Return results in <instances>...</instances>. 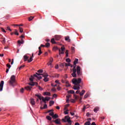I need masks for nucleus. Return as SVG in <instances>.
<instances>
[{
    "label": "nucleus",
    "mask_w": 125,
    "mask_h": 125,
    "mask_svg": "<svg viewBox=\"0 0 125 125\" xmlns=\"http://www.w3.org/2000/svg\"><path fill=\"white\" fill-rule=\"evenodd\" d=\"M78 59L77 58H76V59H75V60L74 61V65L72 69L73 73L71 74V75L74 78H76V77H77L76 72H77V75L79 76H82L83 75V72H82V71H81V68L80 66H77V68H76V64L78 63Z\"/></svg>",
    "instance_id": "f257e3e1"
},
{
    "label": "nucleus",
    "mask_w": 125,
    "mask_h": 125,
    "mask_svg": "<svg viewBox=\"0 0 125 125\" xmlns=\"http://www.w3.org/2000/svg\"><path fill=\"white\" fill-rule=\"evenodd\" d=\"M38 72L39 73H36L35 74H34V75H33V76H31V78H30L29 80L31 82H33L34 77L37 78L38 79H39V80H41V79H42V77L41 75L43 76V74H40V73H42L43 70H42V69H40V70H38Z\"/></svg>",
    "instance_id": "f03ea898"
},
{
    "label": "nucleus",
    "mask_w": 125,
    "mask_h": 125,
    "mask_svg": "<svg viewBox=\"0 0 125 125\" xmlns=\"http://www.w3.org/2000/svg\"><path fill=\"white\" fill-rule=\"evenodd\" d=\"M16 81V77L14 75L11 76L10 80L8 83L10 85H12V86H14V83H15Z\"/></svg>",
    "instance_id": "7ed1b4c3"
},
{
    "label": "nucleus",
    "mask_w": 125,
    "mask_h": 125,
    "mask_svg": "<svg viewBox=\"0 0 125 125\" xmlns=\"http://www.w3.org/2000/svg\"><path fill=\"white\" fill-rule=\"evenodd\" d=\"M72 82L74 84H76L78 86L79 85V86H80V83L82 82V79H81V78H79V79H76V78H74L73 79Z\"/></svg>",
    "instance_id": "20e7f679"
},
{
    "label": "nucleus",
    "mask_w": 125,
    "mask_h": 125,
    "mask_svg": "<svg viewBox=\"0 0 125 125\" xmlns=\"http://www.w3.org/2000/svg\"><path fill=\"white\" fill-rule=\"evenodd\" d=\"M66 62H68V63H65V62L62 63L60 64V66L61 67H64V66H65L66 67H67L68 66H71V67L73 66L72 65H71V64L70 63V62H71V60H70V58H67L66 59Z\"/></svg>",
    "instance_id": "39448f33"
},
{
    "label": "nucleus",
    "mask_w": 125,
    "mask_h": 125,
    "mask_svg": "<svg viewBox=\"0 0 125 125\" xmlns=\"http://www.w3.org/2000/svg\"><path fill=\"white\" fill-rule=\"evenodd\" d=\"M63 119H62V122H67L68 124H66V125H72V121L71 120L70 117L68 116V115H67V116H65Z\"/></svg>",
    "instance_id": "423d86ee"
},
{
    "label": "nucleus",
    "mask_w": 125,
    "mask_h": 125,
    "mask_svg": "<svg viewBox=\"0 0 125 125\" xmlns=\"http://www.w3.org/2000/svg\"><path fill=\"white\" fill-rule=\"evenodd\" d=\"M42 99L44 103H46V101H49V100H50V97H49L48 96H46V97H43V96H42Z\"/></svg>",
    "instance_id": "0eeeda50"
},
{
    "label": "nucleus",
    "mask_w": 125,
    "mask_h": 125,
    "mask_svg": "<svg viewBox=\"0 0 125 125\" xmlns=\"http://www.w3.org/2000/svg\"><path fill=\"white\" fill-rule=\"evenodd\" d=\"M52 122H54L55 124H57V125H61V120L60 118H57L56 120H53Z\"/></svg>",
    "instance_id": "6e6552de"
},
{
    "label": "nucleus",
    "mask_w": 125,
    "mask_h": 125,
    "mask_svg": "<svg viewBox=\"0 0 125 125\" xmlns=\"http://www.w3.org/2000/svg\"><path fill=\"white\" fill-rule=\"evenodd\" d=\"M48 76V74H44L42 75V76L44 77L43 81H44V82H47L49 81V79L47 78Z\"/></svg>",
    "instance_id": "1a4fd4ad"
},
{
    "label": "nucleus",
    "mask_w": 125,
    "mask_h": 125,
    "mask_svg": "<svg viewBox=\"0 0 125 125\" xmlns=\"http://www.w3.org/2000/svg\"><path fill=\"white\" fill-rule=\"evenodd\" d=\"M4 84V81H1L0 83V91H1L3 88V85Z\"/></svg>",
    "instance_id": "9d476101"
},
{
    "label": "nucleus",
    "mask_w": 125,
    "mask_h": 125,
    "mask_svg": "<svg viewBox=\"0 0 125 125\" xmlns=\"http://www.w3.org/2000/svg\"><path fill=\"white\" fill-rule=\"evenodd\" d=\"M61 50H62V51H61ZM64 50H65V47H64L63 46H62L61 49H59V54H63Z\"/></svg>",
    "instance_id": "9b49d317"
},
{
    "label": "nucleus",
    "mask_w": 125,
    "mask_h": 125,
    "mask_svg": "<svg viewBox=\"0 0 125 125\" xmlns=\"http://www.w3.org/2000/svg\"><path fill=\"white\" fill-rule=\"evenodd\" d=\"M54 59L52 57H51L49 59V62L47 63V65L49 66L50 65H52V63L53 62Z\"/></svg>",
    "instance_id": "f8f14e48"
},
{
    "label": "nucleus",
    "mask_w": 125,
    "mask_h": 125,
    "mask_svg": "<svg viewBox=\"0 0 125 125\" xmlns=\"http://www.w3.org/2000/svg\"><path fill=\"white\" fill-rule=\"evenodd\" d=\"M73 88L74 89H80V86L79 85L78 86V85L75 84V85L73 86Z\"/></svg>",
    "instance_id": "ddd939ff"
},
{
    "label": "nucleus",
    "mask_w": 125,
    "mask_h": 125,
    "mask_svg": "<svg viewBox=\"0 0 125 125\" xmlns=\"http://www.w3.org/2000/svg\"><path fill=\"white\" fill-rule=\"evenodd\" d=\"M30 103H31L32 105L35 104V99H34V98L30 99Z\"/></svg>",
    "instance_id": "4468645a"
},
{
    "label": "nucleus",
    "mask_w": 125,
    "mask_h": 125,
    "mask_svg": "<svg viewBox=\"0 0 125 125\" xmlns=\"http://www.w3.org/2000/svg\"><path fill=\"white\" fill-rule=\"evenodd\" d=\"M25 89H26L27 90H31L32 86H30L29 85H27V86H25Z\"/></svg>",
    "instance_id": "2eb2a0df"
},
{
    "label": "nucleus",
    "mask_w": 125,
    "mask_h": 125,
    "mask_svg": "<svg viewBox=\"0 0 125 125\" xmlns=\"http://www.w3.org/2000/svg\"><path fill=\"white\" fill-rule=\"evenodd\" d=\"M55 39L56 41H59L61 39V37L60 36H55Z\"/></svg>",
    "instance_id": "dca6fc26"
},
{
    "label": "nucleus",
    "mask_w": 125,
    "mask_h": 125,
    "mask_svg": "<svg viewBox=\"0 0 125 125\" xmlns=\"http://www.w3.org/2000/svg\"><path fill=\"white\" fill-rule=\"evenodd\" d=\"M43 95H48V96H50V95H51V93H50V92H49L48 91H45V92H44Z\"/></svg>",
    "instance_id": "f3484780"
},
{
    "label": "nucleus",
    "mask_w": 125,
    "mask_h": 125,
    "mask_svg": "<svg viewBox=\"0 0 125 125\" xmlns=\"http://www.w3.org/2000/svg\"><path fill=\"white\" fill-rule=\"evenodd\" d=\"M1 42L3 44L5 43L6 41L5 38H2V39H1Z\"/></svg>",
    "instance_id": "a211bd4d"
},
{
    "label": "nucleus",
    "mask_w": 125,
    "mask_h": 125,
    "mask_svg": "<svg viewBox=\"0 0 125 125\" xmlns=\"http://www.w3.org/2000/svg\"><path fill=\"white\" fill-rule=\"evenodd\" d=\"M28 56H27V55H24V61H27V60L28 61Z\"/></svg>",
    "instance_id": "6ab92c4d"
},
{
    "label": "nucleus",
    "mask_w": 125,
    "mask_h": 125,
    "mask_svg": "<svg viewBox=\"0 0 125 125\" xmlns=\"http://www.w3.org/2000/svg\"><path fill=\"white\" fill-rule=\"evenodd\" d=\"M85 92V89H83L82 92H80V94L81 96L83 95Z\"/></svg>",
    "instance_id": "aec40b11"
},
{
    "label": "nucleus",
    "mask_w": 125,
    "mask_h": 125,
    "mask_svg": "<svg viewBox=\"0 0 125 125\" xmlns=\"http://www.w3.org/2000/svg\"><path fill=\"white\" fill-rule=\"evenodd\" d=\"M59 116H58V114H54V116H53V119H56L57 120V118H59Z\"/></svg>",
    "instance_id": "412c9836"
},
{
    "label": "nucleus",
    "mask_w": 125,
    "mask_h": 125,
    "mask_svg": "<svg viewBox=\"0 0 125 125\" xmlns=\"http://www.w3.org/2000/svg\"><path fill=\"white\" fill-rule=\"evenodd\" d=\"M55 102L53 100H51V101H50L49 102V105L50 106H52V105H53V104H54Z\"/></svg>",
    "instance_id": "4be33fe9"
},
{
    "label": "nucleus",
    "mask_w": 125,
    "mask_h": 125,
    "mask_svg": "<svg viewBox=\"0 0 125 125\" xmlns=\"http://www.w3.org/2000/svg\"><path fill=\"white\" fill-rule=\"evenodd\" d=\"M29 84H30V85L33 86L35 85H38V83H29Z\"/></svg>",
    "instance_id": "5701e85b"
},
{
    "label": "nucleus",
    "mask_w": 125,
    "mask_h": 125,
    "mask_svg": "<svg viewBox=\"0 0 125 125\" xmlns=\"http://www.w3.org/2000/svg\"><path fill=\"white\" fill-rule=\"evenodd\" d=\"M68 93H73L74 94L75 93V90H68Z\"/></svg>",
    "instance_id": "b1692460"
},
{
    "label": "nucleus",
    "mask_w": 125,
    "mask_h": 125,
    "mask_svg": "<svg viewBox=\"0 0 125 125\" xmlns=\"http://www.w3.org/2000/svg\"><path fill=\"white\" fill-rule=\"evenodd\" d=\"M99 110V107H96L94 109V112H97V111H98Z\"/></svg>",
    "instance_id": "393cba45"
},
{
    "label": "nucleus",
    "mask_w": 125,
    "mask_h": 125,
    "mask_svg": "<svg viewBox=\"0 0 125 125\" xmlns=\"http://www.w3.org/2000/svg\"><path fill=\"white\" fill-rule=\"evenodd\" d=\"M74 97L75 98V100H77L79 98V96H78L77 94H74Z\"/></svg>",
    "instance_id": "a878e982"
},
{
    "label": "nucleus",
    "mask_w": 125,
    "mask_h": 125,
    "mask_svg": "<svg viewBox=\"0 0 125 125\" xmlns=\"http://www.w3.org/2000/svg\"><path fill=\"white\" fill-rule=\"evenodd\" d=\"M50 46V42H46V43L45 44V47H49Z\"/></svg>",
    "instance_id": "bb28decb"
},
{
    "label": "nucleus",
    "mask_w": 125,
    "mask_h": 125,
    "mask_svg": "<svg viewBox=\"0 0 125 125\" xmlns=\"http://www.w3.org/2000/svg\"><path fill=\"white\" fill-rule=\"evenodd\" d=\"M33 58H32V56H31L30 59H29V60H28V62L29 63H30V62H32V61H33Z\"/></svg>",
    "instance_id": "cd10ccee"
},
{
    "label": "nucleus",
    "mask_w": 125,
    "mask_h": 125,
    "mask_svg": "<svg viewBox=\"0 0 125 125\" xmlns=\"http://www.w3.org/2000/svg\"><path fill=\"white\" fill-rule=\"evenodd\" d=\"M51 42H52V43H56L55 39H52L51 40Z\"/></svg>",
    "instance_id": "c85d7f7f"
},
{
    "label": "nucleus",
    "mask_w": 125,
    "mask_h": 125,
    "mask_svg": "<svg viewBox=\"0 0 125 125\" xmlns=\"http://www.w3.org/2000/svg\"><path fill=\"white\" fill-rule=\"evenodd\" d=\"M65 41H68V42H70L69 37H65Z\"/></svg>",
    "instance_id": "c756f323"
},
{
    "label": "nucleus",
    "mask_w": 125,
    "mask_h": 125,
    "mask_svg": "<svg viewBox=\"0 0 125 125\" xmlns=\"http://www.w3.org/2000/svg\"><path fill=\"white\" fill-rule=\"evenodd\" d=\"M69 53V50H66L65 51V57H68Z\"/></svg>",
    "instance_id": "7c9ffc66"
},
{
    "label": "nucleus",
    "mask_w": 125,
    "mask_h": 125,
    "mask_svg": "<svg viewBox=\"0 0 125 125\" xmlns=\"http://www.w3.org/2000/svg\"><path fill=\"white\" fill-rule=\"evenodd\" d=\"M35 95L37 96V97H38L39 99H40V100L42 99V97H41V95H40L39 94H35Z\"/></svg>",
    "instance_id": "2f4dec72"
},
{
    "label": "nucleus",
    "mask_w": 125,
    "mask_h": 125,
    "mask_svg": "<svg viewBox=\"0 0 125 125\" xmlns=\"http://www.w3.org/2000/svg\"><path fill=\"white\" fill-rule=\"evenodd\" d=\"M46 119H47V120H49V121H51L52 120V117H51V116H49V115H48V116H46Z\"/></svg>",
    "instance_id": "473e14b6"
},
{
    "label": "nucleus",
    "mask_w": 125,
    "mask_h": 125,
    "mask_svg": "<svg viewBox=\"0 0 125 125\" xmlns=\"http://www.w3.org/2000/svg\"><path fill=\"white\" fill-rule=\"evenodd\" d=\"M34 17H33L32 16H30V17H29L28 18V21H32V20H33V19H34Z\"/></svg>",
    "instance_id": "72a5a7b5"
},
{
    "label": "nucleus",
    "mask_w": 125,
    "mask_h": 125,
    "mask_svg": "<svg viewBox=\"0 0 125 125\" xmlns=\"http://www.w3.org/2000/svg\"><path fill=\"white\" fill-rule=\"evenodd\" d=\"M89 95V94L87 92V93H86V94H85V95L84 96V98H87V97H88Z\"/></svg>",
    "instance_id": "f704fd0d"
},
{
    "label": "nucleus",
    "mask_w": 125,
    "mask_h": 125,
    "mask_svg": "<svg viewBox=\"0 0 125 125\" xmlns=\"http://www.w3.org/2000/svg\"><path fill=\"white\" fill-rule=\"evenodd\" d=\"M50 116H52V118H53L54 116V112L53 111H51L50 113H49Z\"/></svg>",
    "instance_id": "c9c22d12"
},
{
    "label": "nucleus",
    "mask_w": 125,
    "mask_h": 125,
    "mask_svg": "<svg viewBox=\"0 0 125 125\" xmlns=\"http://www.w3.org/2000/svg\"><path fill=\"white\" fill-rule=\"evenodd\" d=\"M84 125H90V122L87 120V122H85L84 124Z\"/></svg>",
    "instance_id": "e433bc0d"
},
{
    "label": "nucleus",
    "mask_w": 125,
    "mask_h": 125,
    "mask_svg": "<svg viewBox=\"0 0 125 125\" xmlns=\"http://www.w3.org/2000/svg\"><path fill=\"white\" fill-rule=\"evenodd\" d=\"M19 29L20 33H23V29H22V28H21V27H20Z\"/></svg>",
    "instance_id": "4c0bfd02"
},
{
    "label": "nucleus",
    "mask_w": 125,
    "mask_h": 125,
    "mask_svg": "<svg viewBox=\"0 0 125 125\" xmlns=\"http://www.w3.org/2000/svg\"><path fill=\"white\" fill-rule=\"evenodd\" d=\"M75 49V47H74L73 46H72V47H71L72 52H74Z\"/></svg>",
    "instance_id": "58836bf2"
},
{
    "label": "nucleus",
    "mask_w": 125,
    "mask_h": 125,
    "mask_svg": "<svg viewBox=\"0 0 125 125\" xmlns=\"http://www.w3.org/2000/svg\"><path fill=\"white\" fill-rule=\"evenodd\" d=\"M2 32H3V33H6V31H5V30H4V29H3V28H0Z\"/></svg>",
    "instance_id": "ea45409f"
},
{
    "label": "nucleus",
    "mask_w": 125,
    "mask_h": 125,
    "mask_svg": "<svg viewBox=\"0 0 125 125\" xmlns=\"http://www.w3.org/2000/svg\"><path fill=\"white\" fill-rule=\"evenodd\" d=\"M42 53V49L41 50H39L38 55H41Z\"/></svg>",
    "instance_id": "a19ab883"
},
{
    "label": "nucleus",
    "mask_w": 125,
    "mask_h": 125,
    "mask_svg": "<svg viewBox=\"0 0 125 125\" xmlns=\"http://www.w3.org/2000/svg\"><path fill=\"white\" fill-rule=\"evenodd\" d=\"M21 42H22V40H21V41H18V43L19 44L20 46H21V44H22Z\"/></svg>",
    "instance_id": "79ce46f5"
},
{
    "label": "nucleus",
    "mask_w": 125,
    "mask_h": 125,
    "mask_svg": "<svg viewBox=\"0 0 125 125\" xmlns=\"http://www.w3.org/2000/svg\"><path fill=\"white\" fill-rule=\"evenodd\" d=\"M6 29L8 30V31H10V32H12L11 29H10V27L9 26L7 27Z\"/></svg>",
    "instance_id": "37998d69"
},
{
    "label": "nucleus",
    "mask_w": 125,
    "mask_h": 125,
    "mask_svg": "<svg viewBox=\"0 0 125 125\" xmlns=\"http://www.w3.org/2000/svg\"><path fill=\"white\" fill-rule=\"evenodd\" d=\"M15 35H17V36H19V34L17 31V30H15Z\"/></svg>",
    "instance_id": "c03bdc74"
},
{
    "label": "nucleus",
    "mask_w": 125,
    "mask_h": 125,
    "mask_svg": "<svg viewBox=\"0 0 125 125\" xmlns=\"http://www.w3.org/2000/svg\"><path fill=\"white\" fill-rule=\"evenodd\" d=\"M68 111L69 110H67V109H66V110L64 112V114H68Z\"/></svg>",
    "instance_id": "a18cd8bd"
},
{
    "label": "nucleus",
    "mask_w": 125,
    "mask_h": 125,
    "mask_svg": "<svg viewBox=\"0 0 125 125\" xmlns=\"http://www.w3.org/2000/svg\"><path fill=\"white\" fill-rule=\"evenodd\" d=\"M24 65H22L20 67H19V70H21V69H22V68H23L24 67Z\"/></svg>",
    "instance_id": "49530a36"
},
{
    "label": "nucleus",
    "mask_w": 125,
    "mask_h": 125,
    "mask_svg": "<svg viewBox=\"0 0 125 125\" xmlns=\"http://www.w3.org/2000/svg\"><path fill=\"white\" fill-rule=\"evenodd\" d=\"M6 66L9 68V69L11 67V65H10V64H7Z\"/></svg>",
    "instance_id": "de8ad7c7"
},
{
    "label": "nucleus",
    "mask_w": 125,
    "mask_h": 125,
    "mask_svg": "<svg viewBox=\"0 0 125 125\" xmlns=\"http://www.w3.org/2000/svg\"><path fill=\"white\" fill-rule=\"evenodd\" d=\"M39 89L40 90H43V88H42V87L41 86H40V85L39 86Z\"/></svg>",
    "instance_id": "09e8293b"
},
{
    "label": "nucleus",
    "mask_w": 125,
    "mask_h": 125,
    "mask_svg": "<svg viewBox=\"0 0 125 125\" xmlns=\"http://www.w3.org/2000/svg\"><path fill=\"white\" fill-rule=\"evenodd\" d=\"M47 104H45L44 105H43V108H47Z\"/></svg>",
    "instance_id": "8fccbe9b"
},
{
    "label": "nucleus",
    "mask_w": 125,
    "mask_h": 125,
    "mask_svg": "<svg viewBox=\"0 0 125 125\" xmlns=\"http://www.w3.org/2000/svg\"><path fill=\"white\" fill-rule=\"evenodd\" d=\"M71 94H68V95H66V97H67L69 99L70 97H71Z\"/></svg>",
    "instance_id": "3c124183"
},
{
    "label": "nucleus",
    "mask_w": 125,
    "mask_h": 125,
    "mask_svg": "<svg viewBox=\"0 0 125 125\" xmlns=\"http://www.w3.org/2000/svg\"><path fill=\"white\" fill-rule=\"evenodd\" d=\"M90 115V113H89V112H88L87 113H86V116H87V117H89Z\"/></svg>",
    "instance_id": "603ef678"
},
{
    "label": "nucleus",
    "mask_w": 125,
    "mask_h": 125,
    "mask_svg": "<svg viewBox=\"0 0 125 125\" xmlns=\"http://www.w3.org/2000/svg\"><path fill=\"white\" fill-rule=\"evenodd\" d=\"M58 47L57 46H55L53 48V49H55V50H57L58 49Z\"/></svg>",
    "instance_id": "864d4df0"
},
{
    "label": "nucleus",
    "mask_w": 125,
    "mask_h": 125,
    "mask_svg": "<svg viewBox=\"0 0 125 125\" xmlns=\"http://www.w3.org/2000/svg\"><path fill=\"white\" fill-rule=\"evenodd\" d=\"M71 102L74 103L75 102H76V100L75 99H71Z\"/></svg>",
    "instance_id": "5fc2aeb1"
},
{
    "label": "nucleus",
    "mask_w": 125,
    "mask_h": 125,
    "mask_svg": "<svg viewBox=\"0 0 125 125\" xmlns=\"http://www.w3.org/2000/svg\"><path fill=\"white\" fill-rule=\"evenodd\" d=\"M52 111H54L53 109H51L50 110H48V112L51 113Z\"/></svg>",
    "instance_id": "6e6d98bb"
},
{
    "label": "nucleus",
    "mask_w": 125,
    "mask_h": 125,
    "mask_svg": "<svg viewBox=\"0 0 125 125\" xmlns=\"http://www.w3.org/2000/svg\"><path fill=\"white\" fill-rule=\"evenodd\" d=\"M66 86H70V83H69V82H68L67 84H66Z\"/></svg>",
    "instance_id": "4d7b16f0"
},
{
    "label": "nucleus",
    "mask_w": 125,
    "mask_h": 125,
    "mask_svg": "<svg viewBox=\"0 0 125 125\" xmlns=\"http://www.w3.org/2000/svg\"><path fill=\"white\" fill-rule=\"evenodd\" d=\"M76 93H80V90H79V89H77V91L76 92Z\"/></svg>",
    "instance_id": "13d9d810"
},
{
    "label": "nucleus",
    "mask_w": 125,
    "mask_h": 125,
    "mask_svg": "<svg viewBox=\"0 0 125 125\" xmlns=\"http://www.w3.org/2000/svg\"><path fill=\"white\" fill-rule=\"evenodd\" d=\"M52 90H53V91H56V89L55 87H53V88H52Z\"/></svg>",
    "instance_id": "bf43d9fd"
},
{
    "label": "nucleus",
    "mask_w": 125,
    "mask_h": 125,
    "mask_svg": "<svg viewBox=\"0 0 125 125\" xmlns=\"http://www.w3.org/2000/svg\"><path fill=\"white\" fill-rule=\"evenodd\" d=\"M59 68V65H56V66H55V68H56V69H58Z\"/></svg>",
    "instance_id": "052dcab7"
},
{
    "label": "nucleus",
    "mask_w": 125,
    "mask_h": 125,
    "mask_svg": "<svg viewBox=\"0 0 125 125\" xmlns=\"http://www.w3.org/2000/svg\"><path fill=\"white\" fill-rule=\"evenodd\" d=\"M24 90V89L23 88H21V92H23Z\"/></svg>",
    "instance_id": "680f3d73"
},
{
    "label": "nucleus",
    "mask_w": 125,
    "mask_h": 125,
    "mask_svg": "<svg viewBox=\"0 0 125 125\" xmlns=\"http://www.w3.org/2000/svg\"><path fill=\"white\" fill-rule=\"evenodd\" d=\"M70 114L72 116H74V115H75V113H74L73 112H70Z\"/></svg>",
    "instance_id": "e2e57ef3"
},
{
    "label": "nucleus",
    "mask_w": 125,
    "mask_h": 125,
    "mask_svg": "<svg viewBox=\"0 0 125 125\" xmlns=\"http://www.w3.org/2000/svg\"><path fill=\"white\" fill-rule=\"evenodd\" d=\"M41 46H42V47H45V45L44 44H41Z\"/></svg>",
    "instance_id": "0e129e2a"
},
{
    "label": "nucleus",
    "mask_w": 125,
    "mask_h": 125,
    "mask_svg": "<svg viewBox=\"0 0 125 125\" xmlns=\"http://www.w3.org/2000/svg\"><path fill=\"white\" fill-rule=\"evenodd\" d=\"M14 63V59H12V62H11V64L12 65Z\"/></svg>",
    "instance_id": "69168bd1"
},
{
    "label": "nucleus",
    "mask_w": 125,
    "mask_h": 125,
    "mask_svg": "<svg viewBox=\"0 0 125 125\" xmlns=\"http://www.w3.org/2000/svg\"><path fill=\"white\" fill-rule=\"evenodd\" d=\"M91 125H96L95 122H93L91 124Z\"/></svg>",
    "instance_id": "338daca9"
},
{
    "label": "nucleus",
    "mask_w": 125,
    "mask_h": 125,
    "mask_svg": "<svg viewBox=\"0 0 125 125\" xmlns=\"http://www.w3.org/2000/svg\"><path fill=\"white\" fill-rule=\"evenodd\" d=\"M75 125H80L79 123H75Z\"/></svg>",
    "instance_id": "774afa93"
}]
</instances>
